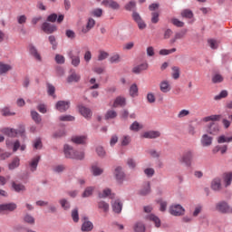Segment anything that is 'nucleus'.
Here are the masks:
<instances>
[{
  "mask_svg": "<svg viewBox=\"0 0 232 232\" xmlns=\"http://www.w3.org/2000/svg\"><path fill=\"white\" fill-rule=\"evenodd\" d=\"M201 144L204 147L211 146L213 144V138L208 134H204L201 138Z\"/></svg>",
  "mask_w": 232,
  "mask_h": 232,
  "instance_id": "nucleus-17",
  "label": "nucleus"
},
{
  "mask_svg": "<svg viewBox=\"0 0 232 232\" xmlns=\"http://www.w3.org/2000/svg\"><path fill=\"white\" fill-rule=\"evenodd\" d=\"M68 55L72 61V66H79L81 64V50L79 48H76L75 50H72L68 53Z\"/></svg>",
  "mask_w": 232,
  "mask_h": 232,
  "instance_id": "nucleus-2",
  "label": "nucleus"
},
{
  "mask_svg": "<svg viewBox=\"0 0 232 232\" xmlns=\"http://www.w3.org/2000/svg\"><path fill=\"white\" fill-rule=\"evenodd\" d=\"M115 117H117V111L113 110L108 111L105 115L106 119H115Z\"/></svg>",
  "mask_w": 232,
  "mask_h": 232,
  "instance_id": "nucleus-61",
  "label": "nucleus"
},
{
  "mask_svg": "<svg viewBox=\"0 0 232 232\" xmlns=\"http://www.w3.org/2000/svg\"><path fill=\"white\" fill-rule=\"evenodd\" d=\"M5 144L7 148H12L14 153H15V151H17V150H21L22 151H24V150H26V145L22 144L21 145V141H19V140H14V142H11L10 140H5Z\"/></svg>",
  "mask_w": 232,
  "mask_h": 232,
  "instance_id": "nucleus-4",
  "label": "nucleus"
},
{
  "mask_svg": "<svg viewBox=\"0 0 232 232\" xmlns=\"http://www.w3.org/2000/svg\"><path fill=\"white\" fill-rule=\"evenodd\" d=\"M220 188H222V184L220 183V178L214 179L211 183V188L214 189V191H218Z\"/></svg>",
  "mask_w": 232,
  "mask_h": 232,
  "instance_id": "nucleus-29",
  "label": "nucleus"
},
{
  "mask_svg": "<svg viewBox=\"0 0 232 232\" xmlns=\"http://www.w3.org/2000/svg\"><path fill=\"white\" fill-rule=\"evenodd\" d=\"M148 219L154 222L156 227H160V219L153 214L148 216Z\"/></svg>",
  "mask_w": 232,
  "mask_h": 232,
  "instance_id": "nucleus-37",
  "label": "nucleus"
},
{
  "mask_svg": "<svg viewBox=\"0 0 232 232\" xmlns=\"http://www.w3.org/2000/svg\"><path fill=\"white\" fill-rule=\"evenodd\" d=\"M143 139H159L160 137V131L159 130H149L141 134Z\"/></svg>",
  "mask_w": 232,
  "mask_h": 232,
  "instance_id": "nucleus-9",
  "label": "nucleus"
},
{
  "mask_svg": "<svg viewBox=\"0 0 232 232\" xmlns=\"http://www.w3.org/2000/svg\"><path fill=\"white\" fill-rule=\"evenodd\" d=\"M47 92L48 95H51V97H53L55 99V87L50 83L47 84Z\"/></svg>",
  "mask_w": 232,
  "mask_h": 232,
  "instance_id": "nucleus-47",
  "label": "nucleus"
},
{
  "mask_svg": "<svg viewBox=\"0 0 232 232\" xmlns=\"http://www.w3.org/2000/svg\"><path fill=\"white\" fill-rule=\"evenodd\" d=\"M59 202L63 209L67 210L70 208V202H68V200L65 198L61 199Z\"/></svg>",
  "mask_w": 232,
  "mask_h": 232,
  "instance_id": "nucleus-62",
  "label": "nucleus"
},
{
  "mask_svg": "<svg viewBox=\"0 0 232 232\" xmlns=\"http://www.w3.org/2000/svg\"><path fill=\"white\" fill-rule=\"evenodd\" d=\"M189 110L183 109L179 111L177 117L178 119H184V117H188L189 115Z\"/></svg>",
  "mask_w": 232,
  "mask_h": 232,
  "instance_id": "nucleus-48",
  "label": "nucleus"
},
{
  "mask_svg": "<svg viewBox=\"0 0 232 232\" xmlns=\"http://www.w3.org/2000/svg\"><path fill=\"white\" fill-rule=\"evenodd\" d=\"M224 81V77L220 74H215L212 77V82H214V84H218V82H222Z\"/></svg>",
  "mask_w": 232,
  "mask_h": 232,
  "instance_id": "nucleus-55",
  "label": "nucleus"
},
{
  "mask_svg": "<svg viewBox=\"0 0 232 232\" xmlns=\"http://www.w3.org/2000/svg\"><path fill=\"white\" fill-rule=\"evenodd\" d=\"M49 43H50V44H52L53 50H57V40L55 39V36L50 35Z\"/></svg>",
  "mask_w": 232,
  "mask_h": 232,
  "instance_id": "nucleus-60",
  "label": "nucleus"
},
{
  "mask_svg": "<svg viewBox=\"0 0 232 232\" xmlns=\"http://www.w3.org/2000/svg\"><path fill=\"white\" fill-rule=\"evenodd\" d=\"M131 142V137L124 136L121 140V146H128Z\"/></svg>",
  "mask_w": 232,
  "mask_h": 232,
  "instance_id": "nucleus-64",
  "label": "nucleus"
},
{
  "mask_svg": "<svg viewBox=\"0 0 232 232\" xmlns=\"http://www.w3.org/2000/svg\"><path fill=\"white\" fill-rule=\"evenodd\" d=\"M181 17H185L186 19H193V11L189 9H184L181 12Z\"/></svg>",
  "mask_w": 232,
  "mask_h": 232,
  "instance_id": "nucleus-36",
  "label": "nucleus"
},
{
  "mask_svg": "<svg viewBox=\"0 0 232 232\" xmlns=\"http://www.w3.org/2000/svg\"><path fill=\"white\" fill-rule=\"evenodd\" d=\"M31 117L34 122H35V124H41V121H43V119L41 118V115L38 114L37 111H31Z\"/></svg>",
  "mask_w": 232,
  "mask_h": 232,
  "instance_id": "nucleus-32",
  "label": "nucleus"
},
{
  "mask_svg": "<svg viewBox=\"0 0 232 232\" xmlns=\"http://www.w3.org/2000/svg\"><path fill=\"white\" fill-rule=\"evenodd\" d=\"M79 111L81 113V115H82V117H84L85 119H91L92 118V111L90 109H88L85 106L82 105H79Z\"/></svg>",
  "mask_w": 232,
  "mask_h": 232,
  "instance_id": "nucleus-12",
  "label": "nucleus"
},
{
  "mask_svg": "<svg viewBox=\"0 0 232 232\" xmlns=\"http://www.w3.org/2000/svg\"><path fill=\"white\" fill-rule=\"evenodd\" d=\"M1 114L3 115V117H12L15 115V112L11 111L10 108L5 107L1 110Z\"/></svg>",
  "mask_w": 232,
  "mask_h": 232,
  "instance_id": "nucleus-35",
  "label": "nucleus"
},
{
  "mask_svg": "<svg viewBox=\"0 0 232 232\" xmlns=\"http://www.w3.org/2000/svg\"><path fill=\"white\" fill-rule=\"evenodd\" d=\"M208 46H210L212 50H217V48H218V44H219L218 41L215 39H209L208 40Z\"/></svg>",
  "mask_w": 232,
  "mask_h": 232,
  "instance_id": "nucleus-43",
  "label": "nucleus"
},
{
  "mask_svg": "<svg viewBox=\"0 0 232 232\" xmlns=\"http://www.w3.org/2000/svg\"><path fill=\"white\" fill-rule=\"evenodd\" d=\"M184 208L180 205H172L169 208L170 215L174 217H180V215H184Z\"/></svg>",
  "mask_w": 232,
  "mask_h": 232,
  "instance_id": "nucleus-7",
  "label": "nucleus"
},
{
  "mask_svg": "<svg viewBox=\"0 0 232 232\" xmlns=\"http://www.w3.org/2000/svg\"><path fill=\"white\" fill-rule=\"evenodd\" d=\"M63 151L66 159H75L76 160H82L84 159V151L74 150L69 145H64Z\"/></svg>",
  "mask_w": 232,
  "mask_h": 232,
  "instance_id": "nucleus-1",
  "label": "nucleus"
},
{
  "mask_svg": "<svg viewBox=\"0 0 232 232\" xmlns=\"http://www.w3.org/2000/svg\"><path fill=\"white\" fill-rule=\"evenodd\" d=\"M130 130H131V131H139V130H142V125H140L138 121H134L130 125Z\"/></svg>",
  "mask_w": 232,
  "mask_h": 232,
  "instance_id": "nucleus-52",
  "label": "nucleus"
},
{
  "mask_svg": "<svg viewBox=\"0 0 232 232\" xmlns=\"http://www.w3.org/2000/svg\"><path fill=\"white\" fill-rule=\"evenodd\" d=\"M98 208L99 209H102L104 213H108V211L110 210V205L104 201H100L98 203Z\"/></svg>",
  "mask_w": 232,
  "mask_h": 232,
  "instance_id": "nucleus-38",
  "label": "nucleus"
},
{
  "mask_svg": "<svg viewBox=\"0 0 232 232\" xmlns=\"http://www.w3.org/2000/svg\"><path fill=\"white\" fill-rule=\"evenodd\" d=\"M208 133H210V135H217V133H218V131H220V127H218V125L215 122H211L208 130Z\"/></svg>",
  "mask_w": 232,
  "mask_h": 232,
  "instance_id": "nucleus-21",
  "label": "nucleus"
},
{
  "mask_svg": "<svg viewBox=\"0 0 232 232\" xmlns=\"http://www.w3.org/2000/svg\"><path fill=\"white\" fill-rule=\"evenodd\" d=\"M12 186L14 191H16L17 193H19V191H24V187L23 184H17L15 182H13Z\"/></svg>",
  "mask_w": 232,
  "mask_h": 232,
  "instance_id": "nucleus-54",
  "label": "nucleus"
},
{
  "mask_svg": "<svg viewBox=\"0 0 232 232\" xmlns=\"http://www.w3.org/2000/svg\"><path fill=\"white\" fill-rule=\"evenodd\" d=\"M14 209H17V205H15L14 203L0 205V213L2 211H14Z\"/></svg>",
  "mask_w": 232,
  "mask_h": 232,
  "instance_id": "nucleus-14",
  "label": "nucleus"
},
{
  "mask_svg": "<svg viewBox=\"0 0 232 232\" xmlns=\"http://www.w3.org/2000/svg\"><path fill=\"white\" fill-rule=\"evenodd\" d=\"M84 222L82 225V231H92L93 229V223L88 221L86 218H83Z\"/></svg>",
  "mask_w": 232,
  "mask_h": 232,
  "instance_id": "nucleus-20",
  "label": "nucleus"
},
{
  "mask_svg": "<svg viewBox=\"0 0 232 232\" xmlns=\"http://www.w3.org/2000/svg\"><path fill=\"white\" fill-rule=\"evenodd\" d=\"M114 177L118 182H122L124 180V178L126 175L124 174V171L122 170V167H117L114 170Z\"/></svg>",
  "mask_w": 232,
  "mask_h": 232,
  "instance_id": "nucleus-11",
  "label": "nucleus"
},
{
  "mask_svg": "<svg viewBox=\"0 0 232 232\" xmlns=\"http://www.w3.org/2000/svg\"><path fill=\"white\" fill-rule=\"evenodd\" d=\"M96 153L98 157H101L102 159H103V157H106V150H104V148H102V146H98L96 148Z\"/></svg>",
  "mask_w": 232,
  "mask_h": 232,
  "instance_id": "nucleus-46",
  "label": "nucleus"
},
{
  "mask_svg": "<svg viewBox=\"0 0 232 232\" xmlns=\"http://www.w3.org/2000/svg\"><path fill=\"white\" fill-rule=\"evenodd\" d=\"M39 160H41V157L36 156L34 157L31 162L29 163V166L31 168V171H35V169H37V166L39 164Z\"/></svg>",
  "mask_w": 232,
  "mask_h": 232,
  "instance_id": "nucleus-27",
  "label": "nucleus"
},
{
  "mask_svg": "<svg viewBox=\"0 0 232 232\" xmlns=\"http://www.w3.org/2000/svg\"><path fill=\"white\" fill-rule=\"evenodd\" d=\"M91 15H92L93 17H102V9L101 8L93 9L91 12Z\"/></svg>",
  "mask_w": 232,
  "mask_h": 232,
  "instance_id": "nucleus-49",
  "label": "nucleus"
},
{
  "mask_svg": "<svg viewBox=\"0 0 232 232\" xmlns=\"http://www.w3.org/2000/svg\"><path fill=\"white\" fill-rule=\"evenodd\" d=\"M216 210L223 214L232 213V208L226 201L218 202L216 204Z\"/></svg>",
  "mask_w": 232,
  "mask_h": 232,
  "instance_id": "nucleus-6",
  "label": "nucleus"
},
{
  "mask_svg": "<svg viewBox=\"0 0 232 232\" xmlns=\"http://www.w3.org/2000/svg\"><path fill=\"white\" fill-rule=\"evenodd\" d=\"M119 106H126V98L122 96H118L114 102H113V108H119Z\"/></svg>",
  "mask_w": 232,
  "mask_h": 232,
  "instance_id": "nucleus-18",
  "label": "nucleus"
},
{
  "mask_svg": "<svg viewBox=\"0 0 232 232\" xmlns=\"http://www.w3.org/2000/svg\"><path fill=\"white\" fill-rule=\"evenodd\" d=\"M227 97V91H221L219 94L214 97L215 101H220V99H226Z\"/></svg>",
  "mask_w": 232,
  "mask_h": 232,
  "instance_id": "nucleus-57",
  "label": "nucleus"
},
{
  "mask_svg": "<svg viewBox=\"0 0 232 232\" xmlns=\"http://www.w3.org/2000/svg\"><path fill=\"white\" fill-rule=\"evenodd\" d=\"M170 23H172L174 26H177V28H183L184 26V22L179 20L178 18H172Z\"/></svg>",
  "mask_w": 232,
  "mask_h": 232,
  "instance_id": "nucleus-44",
  "label": "nucleus"
},
{
  "mask_svg": "<svg viewBox=\"0 0 232 232\" xmlns=\"http://www.w3.org/2000/svg\"><path fill=\"white\" fill-rule=\"evenodd\" d=\"M175 52H177V48L161 49L160 50V55H169L171 53H175Z\"/></svg>",
  "mask_w": 232,
  "mask_h": 232,
  "instance_id": "nucleus-41",
  "label": "nucleus"
},
{
  "mask_svg": "<svg viewBox=\"0 0 232 232\" xmlns=\"http://www.w3.org/2000/svg\"><path fill=\"white\" fill-rule=\"evenodd\" d=\"M110 57V53L105 51H99L98 54V61H104L105 59H108Z\"/></svg>",
  "mask_w": 232,
  "mask_h": 232,
  "instance_id": "nucleus-45",
  "label": "nucleus"
},
{
  "mask_svg": "<svg viewBox=\"0 0 232 232\" xmlns=\"http://www.w3.org/2000/svg\"><path fill=\"white\" fill-rule=\"evenodd\" d=\"M93 26H95V20L93 18H89L86 26L82 29V34H88Z\"/></svg>",
  "mask_w": 232,
  "mask_h": 232,
  "instance_id": "nucleus-16",
  "label": "nucleus"
},
{
  "mask_svg": "<svg viewBox=\"0 0 232 232\" xmlns=\"http://www.w3.org/2000/svg\"><path fill=\"white\" fill-rule=\"evenodd\" d=\"M21 160L18 157H15L13 161L9 164V169H15V168H19V164Z\"/></svg>",
  "mask_w": 232,
  "mask_h": 232,
  "instance_id": "nucleus-39",
  "label": "nucleus"
},
{
  "mask_svg": "<svg viewBox=\"0 0 232 232\" xmlns=\"http://www.w3.org/2000/svg\"><path fill=\"white\" fill-rule=\"evenodd\" d=\"M1 132L7 137L15 138L17 135H19V133L22 136L24 135V128H22L19 131L12 128H4L1 130Z\"/></svg>",
  "mask_w": 232,
  "mask_h": 232,
  "instance_id": "nucleus-5",
  "label": "nucleus"
},
{
  "mask_svg": "<svg viewBox=\"0 0 232 232\" xmlns=\"http://www.w3.org/2000/svg\"><path fill=\"white\" fill-rule=\"evenodd\" d=\"M144 173L149 178H151L153 175H155V169L153 168H148L144 169Z\"/></svg>",
  "mask_w": 232,
  "mask_h": 232,
  "instance_id": "nucleus-63",
  "label": "nucleus"
},
{
  "mask_svg": "<svg viewBox=\"0 0 232 232\" xmlns=\"http://www.w3.org/2000/svg\"><path fill=\"white\" fill-rule=\"evenodd\" d=\"M81 81V75L72 72L68 78L67 82H79Z\"/></svg>",
  "mask_w": 232,
  "mask_h": 232,
  "instance_id": "nucleus-34",
  "label": "nucleus"
},
{
  "mask_svg": "<svg viewBox=\"0 0 232 232\" xmlns=\"http://www.w3.org/2000/svg\"><path fill=\"white\" fill-rule=\"evenodd\" d=\"M130 97H138L139 96V87L137 86V84L133 83L130 87Z\"/></svg>",
  "mask_w": 232,
  "mask_h": 232,
  "instance_id": "nucleus-33",
  "label": "nucleus"
},
{
  "mask_svg": "<svg viewBox=\"0 0 232 232\" xmlns=\"http://www.w3.org/2000/svg\"><path fill=\"white\" fill-rule=\"evenodd\" d=\"M42 30L45 33V34H53V32H57V26H55L54 24H52L48 22H44L42 24Z\"/></svg>",
  "mask_w": 232,
  "mask_h": 232,
  "instance_id": "nucleus-8",
  "label": "nucleus"
},
{
  "mask_svg": "<svg viewBox=\"0 0 232 232\" xmlns=\"http://www.w3.org/2000/svg\"><path fill=\"white\" fill-rule=\"evenodd\" d=\"M92 175H94V177H98V175H102V169H101L97 166H92Z\"/></svg>",
  "mask_w": 232,
  "mask_h": 232,
  "instance_id": "nucleus-50",
  "label": "nucleus"
},
{
  "mask_svg": "<svg viewBox=\"0 0 232 232\" xmlns=\"http://www.w3.org/2000/svg\"><path fill=\"white\" fill-rule=\"evenodd\" d=\"M127 166L130 169H135V168H137V163L135 162V160L129 158L127 160Z\"/></svg>",
  "mask_w": 232,
  "mask_h": 232,
  "instance_id": "nucleus-59",
  "label": "nucleus"
},
{
  "mask_svg": "<svg viewBox=\"0 0 232 232\" xmlns=\"http://www.w3.org/2000/svg\"><path fill=\"white\" fill-rule=\"evenodd\" d=\"M220 115H211L204 118L205 122H209V121H212L215 122V121H220Z\"/></svg>",
  "mask_w": 232,
  "mask_h": 232,
  "instance_id": "nucleus-56",
  "label": "nucleus"
},
{
  "mask_svg": "<svg viewBox=\"0 0 232 232\" xmlns=\"http://www.w3.org/2000/svg\"><path fill=\"white\" fill-rule=\"evenodd\" d=\"M147 153L150 155V157H152L153 159H159V157H160V152H158L153 149L147 150Z\"/></svg>",
  "mask_w": 232,
  "mask_h": 232,
  "instance_id": "nucleus-58",
  "label": "nucleus"
},
{
  "mask_svg": "<svg viewBox=\"0 0 232 232\" xmlns=\"http://www.w3.org/2000/svg\"><path fill=\"white\" fill-rule=\"evenodd\" d=\"M184 35H186V32H184V31L176 33L174 37L172 39H170V41H169L170 44H174V43H177V41H179V39H184Z\"/></svg>",
  "mask_w": 232,
  "mask_h": 232,
  "instance_id": "nucleus-30",
  "label": "nucleus"
},
{
  "mask_svg": "<svg viewBox=\"0 0 232 232\" xmlns=\"http://www.w3.org/2000/svg\"><path fill=\"white\" fill-rule=\"evenodd\" d=\"M12 70V65L5 63H0V75L4 73H8Z\"/></svg>",
  "mask_w": 232,
  "mask_h": 232,
  "instance_id": "nucleus-26",
  "label": "nucleus"
},
{
  "mask_svg": "<svg viewBox=\"0 0 232 232\" xmlns=\"http://www.w3.org/2000/svg\"><path fill=\"white\" fill-rule=\"evenodd\" d=\"M29 52H30L31 55H33V57H34V59H36V61H39V62L43 61V58L41 57V53H39V52L37 51V48H35V46L29 45Z\"/></svg>",
  "mask_w": 232,
  "mask_h": 232,
  "instance_id": "nucleus-15",
  "label": "nucleus"
},
{
  "mask_svg": "<svg viewBox=\"0 0 232 232\" xmlns=\"http://www.w3.org/2000/svg\"><path fill=\"white\" fill-rule=\"evenodd\" d=\"M70 109V102L60 101L56 103V110L61 111V113H64L67 110Z\"/></svg>",
  "mask_w": 232,
  "mask_h": 232,
  "instance_id": "nucleus-10",
  "label": "nucleus"
},
{
  "mask_svg": "<svg viewBox=\"0 0 232 232\" xmlns=\"http://www.w3.org/2000/svg\"><path fill=\"white\" fill-rule=\"evenodd\" d=\"M121 54H119V53H112L109 59V62L111 63V64H119V63H121Z\"/></svg>",
  "mask_w": 232,
  "mask_h": 232,
  "instance_id": "nucleus-24",
  "label": "nucleus"
},
{
  "mask_svg": "<svg viewBox=\"0 0 232 232\" xmlns=\"http://www.w3.org/2000/svg\"><path fill=\"white\" fill-rule=\"evenodd\" d=\"M71 217H72L73 222H79V209H77V208L72 209Z\"/></svg>",
  "mask_w": 232,
  "mask_h": 232,
  "instance_id": "nucleus-51",
  "label": "nucleus"
},
{
  "mask_svg": "<svg viewBox=\"0 0 232 232\" xmlns=\"http://www.w3.org/2000/svg\"><path fill=\"white\" fill-rule=\"evenodd\" d=\"M86 136H75L72 138L74 144H86Z\"/></svg>",
  "mask_w": 232,
  "mask_h": 232,
  "instance_id": "nucleus-31",
  "label": "nucleus"
},
{
  "mask_svg": "<svg viewBox=\"0 0 232 232\" xmlns=\"http://www.w3.org/2000/svg\"><path fill=\"white\" fill-rule=\"evenodd\" d=\"M180 77V68L177 66L172 67V78L177 80Z\"/></svg>",
  "mask_w": 232,
  "mask_h": 232,
  "instance_id": "nucleus-42",
  "label": "nucleus"
},
{
  "mask_svg": "<svg viewBox=\"0 0 232 232\" xmlns=\"http://www.w3.org/2000/svg\"><path fill=\"white\" fill-rule=\"evenodd\" d=\"M192 160H193V150H186L179 159V162H181V164H185V166H187L188 168L191 166Z\"/></svg>",
  "mask_w": 232,
  "mask_h": 232,
  "instance_id": "nucleus-3",
  "label": "nucleus"
},
{
  "mask_svg": "<svg viewBox=\"0 0 232 232\" xmlns=\"http://www.w3.org/2000/svg\"><path fill=\"white\" fill-rule=\"evenodd\" d=\"M148 67H149L148 63H141L138 66H135L132 69V72H133V73H140L141 72H144L145 70H147Z\"/></svg>",
  "mask_w": 232,
  "mask_h": 232,
  "instance_id": "nucleus-23",
  "label": "nucleus"
},
{
  "mask_svg": "<svg viewBox=\"0 0 232 232\" xmlns=\"http://www.w3.org/2000/svg\"><path fill=\"white\" fill-rule=\"evenodd\" d=\"M223 180L225 182V186L226 188H227V186H231V182H232V172H227L223 174Z\"/></svg>",
  "mask_w": 232,
  "mask_h": 232,
  "instance_id": "nucleus-28",
  "label": "nucleus"
},
{
  "mask_svg": "<svg viewBox=\"0 0 232 232\" xmlns=\"http://www.w3.org/2000/svg\"><path fill=\"white\" fill-rule=\"evenodd\" d=\"M134 231H135V232H144V231H146V227H144V224H142V223H137V224L134 226Z\"/></svg>",
  "mask_w": 232,
  "mask_h": 232,
  "instance_id": "nucleus-53",
  "label": "nucleus"
},
{
  "mask_svg": "<svg viewBox=\"0 0 232 232\" xmlns=\"http://www.w3.org/2000/svg\"><path fill=\"white\" fill-rule=\"evenodd\" d=\"M112 210L114 213H121L122 211V203L119 199L112 202Z\"/></svg>",
  "mask_w": 232,
  "mask_h": 232,
  "instance_id": "nucleus-25",
  "label": "nucleus"
},
{
  "mask_svg": "<svg viewBox=\"0 0 232 232\" xmlns=\"http://www.w3.org/2000/svg\"><path fill=\"white\" fill-rule=\"evenodd\" d=\"M160 90L162 93H168V92L171 91V86L169 85V82L163 81L160 84Z\"/></svg>",
  "mask_w": 232,
  "mask_h": 232,
  "instance_id": "nucleus-19",
  "label": "nucleus"
},
{
  "mask_svg": "<svg viewBox=\"0 0 232 232\" xmlns=\"http://www.w3.org/2000/svg\"><path fill=\"white\" fill-rule=\"evenodd\" d=\"M95 188L93 187H88L85 188L84 192L82 193L83 198H86L87 197H92Z\"/></svg>",
  "mask_w": 232,
  "mask_h": 232,
  "instance_id": "nucleus-40",
  "label": "nucleus"
},
{
  "mask_svg": "<svg viewBox=\"0 0 232 232\" xmlns=\"http://www.w3.org/2000/svg\"><path fill=\"white\" fill-rule=\"evenodd\" d=\"M151 191V188L150 187V181H146L143 184V187L141 188V189L140 190V195H142L143 197L146 195H150Z\"/></svg>",
  "mask_w": 232,
  "mask_h": 232,
  "instance_id": "nucleus-22",
  "label": "nucleus"
},
{
  "mask_svg": "<svg viewBox=\"0 0 232 232\" xmlns=\"http://www.w3.org/2000/svg\"><path fill=\"white\" fill-rule=\"evenodd\" d=\"M102 5L103 6H108L109 8H112V10H119L120 8L119 4L113 0H103L102 2Z\"/></svg>",
  "mask_w": 232,
  "mask_h": 232,
  "instance_id": "nucleus-13",
  "label": "nucleus"
}]
</instances>
